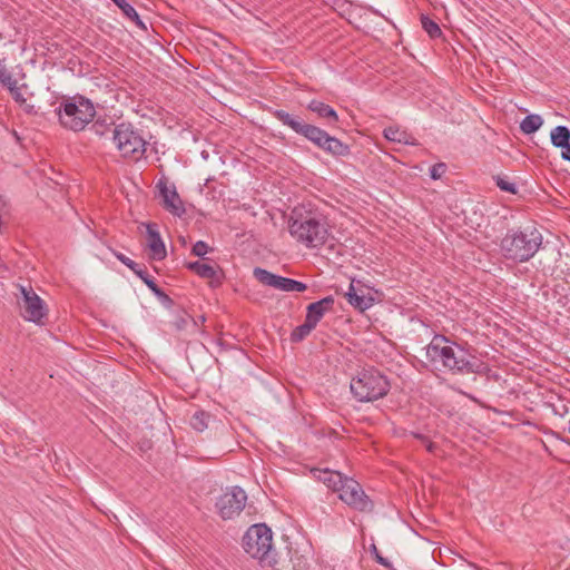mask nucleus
I'll use <instances>...</instances> for the list:
<instances>
[{"label": "nucleus", "instance_id": "obj_5", "mask_svg": "<svg viewBox=\"0 0 570 570\" xmlns=\"http://www.w3.org/2000/svg\"><path fill=\"white\" fill-rule=\"evenodd\" d=\"M390 389L387 377L373 366L362 368L351 381V392L358 402L380 400Z\"/></svg>", "mask_w": 570, "mask_h": 570}, {"label": "nucleus", "instance_id": "obj_12", "mask_svg": "<svg viewBox=\"0 0 570 570\" xmlns=\"http://www.w3.org/2000/svg\"><path fill=\"white\" fill-rule=\"evenodd\" d=\"M115 256L125 266L130 268L157 297L164 302H171L170 297L157 285L154 277L148 274L145 265L136 263L121 253H115Z\"/></svg>", "mask_w": 570, "mask_h": 570}, {"label": "nucleus", "instance_id": "obj_27", "mask_svg": "<svg viewBox=\"0 0 570 570\" xmlns=\"http://www.w3.org/2000/svg\"><path fill=\"white\" fill-rule=\"evenodd\" d=\"M421 23H422V28L424 29V31L432 39L440 38L442 36V30L439 27V24L434 20L429 18L428 16L421 17Z\"/></svg>", "mask_w": 570, "mask_h": 570}, {"label": "nucleus", "instance_id": "obj_34", "mask_svg": "<svg viewBox=\"0 0 570 570\" xmlns=\"http://www.w3.org/2000/svg\"><path fill=\"white\" fill-rule=\"evenodd\" d=\"M371 551L375 558V561L380 563L381 566L392 569V563L384 557L381 556L380 551L377 550L375 544H372Z\"/></svg>", "mask_w": 570, "mask_h": 570}, {"label": "nucleus", "instance_id": "obj_40", "mask_svg": "<svg viewBox=\"0 0 570 570\" xmlns=\"http://www.w3.org/2000/svg\"><path fill=\"white\" fill-rule=\"evenodd\" d=\"M200 321H202V322H205V321H206V318L202 315V316H200Z\"/></svg>", "mask_w": 570, "mask_h": 570}, {"label": "nucleus", "instance_id": "obj_32", "mask_svg": "<svg viewBox=\"0 0 570 570\" xmlns=\"http://www.w3.org/2000/svg\"><path fill=\"white\" fill-rule=\"evenodd\" d=\"M209 246L203 240H198L193 245L191 254L198 257H204L209 252Z\"/></svg>", "mask_w": 570, "mask_h": 570}, {"label": "nucleus", "instance_id": "obj_14", "mask_svg": "<svg viewBox=\"0 0 570 570\" xmlns=\"http://www.w3.org/2000/svg\"><path fill=\"white\" fill-rule=\"evenodd\" d=\"M157 187L159 188L160 196L163 197L164 208L178 217L184 215L186 209L178 193L176 191V188L174 186L171 188L168 187L167 181L163 179L158 181Z\"/></svg>", "mask_w": 570, "mask_h": 570}, {"label": "nucleus", "instance_id": "obj_8", "mask_svg": "<svg viewBox=\"0 0 570 570\" xmlns=\"http://www.w3.org/2000/svg\"><path fill=\"white\" fill-rule=\"evenodd\" d=\"M272 547L273 533L265 523L250 525L243 537V548L254 559H269Z\"/></svg>", "mask_w": 570, "mask_h": 570}, {"label": "nucleus", "instance_id": "obj_29", "mask_svg": "<svg viewBox=\"0 0 570 570\" xmlns=\"http://www.w3.org/2000/svg\"><path fill=\"white\" fill-rule=\"evenodd\" d=\"M9 82L10 83H6L3 87L9 90L11 97L13 98V100L16 102H18L20 105L24 104L26 98L23 97L20 89L18 88L17 80L14 78H12Z\"/></svg>", "mask_w": 570, "mask_h": 570}, {"label": "nucleus", "instance_id": "obj_11", "mask_svg": "<svg viewBox=\"0 0 570 570\" xmlns=\"http://www.w3.org/2000/svg\"><path fill=\"white\" fill-rule=\"evenodd\" d=\"M253 275L262 285L273 287L282 292H305L307 289V285L305 283L273 274L262 267H255Z\"/></svg>", "mask_w": 570, "mask_h": 570}, {"label": "nucleus", "instance_id": "obj_13", "mask_svg": "<svg viewBox=\"0 0 570 570\" xmlns=\"http://www.w3.org/2000/svg\"><path fill=\"white\" fill-rule=\"evenodd\" d=\"M21 292L23 295V309L29 315L27 321H41V318L47 316L48 308L46 303L33 292L30 287L29 289L21 287Z\"/></svg>", "mask_w": 570, "mask_h": 570}, {"label": "nucleus", "instance_id": "obj_2", "mask_svg": "<svg viewBox=\"0 0 570 570\" xmlns=\"http://www.w3.org/2000/svg\"><path fill=\"white\" fill-rule=\"evenodd\" d=\"M272 115L284 126L291 128L296 135L304 137L307 141L333 157H347L351 155L350 145L338 138L331 136L321 127L307 122L302 116L275 109Z\"/></svg>", "mask_w": 570, "mask_h": 570}, {"label": "nucleus", "instance_id": "obj_31", "mask_svg": "<svg viewBox=\"0 0 570 570\" xmlns=\"http://www.w3.org/2000/svg\"><path fill=\"white\" fill-rule=\"evenodd\" d=\"M448 167L444 163H438L430 168V177L433 180L440 179L446 171Z\"/></svg>", "mask_w": 570, "mask_h": 570}, {"label": "nucleus", "instance_id": "obj_37", "mask_svg": "<svg viewBox=\"0 0 570 570\" xmlns=\"http://www.w3.org/2000/svg\"><path fill=\"white\" fill-rule=\"evenodd\" d=\"M434 448H435V444H434V443H432V442H430V443L428 444V446H426V449H428V451H429V452H433Z\"/></svg>", "mask_w": 570, "mask_h": 570}, {"label": "nucleus", "instance_id": "obj_15", "mask_svg": "<svg viewBox=\"0 0 570 570\" xmlns=\"http://www.w3.org/2000/svg\"><path fill=\"white\" fill-rule=\"evenodd\" d=\"M144 226L146 227L147 247L151 252V258L156 261L164 259L167 253L158 225L156 223H145Z\"/></svg>", "mask_w": 570, "mask_h": 570}, {"label": "nucleus", "instance_id": "obj_42", "mask_svg": "<svg viewBox=\"0 0 570 570\" xmlns=\"http://www.w3.org/2000/svg\"><path fill=\"white\" fill-rule=\"evenodd\" d=\"M562 441H564V442H567L568 444H570V440H564V439H562Z\"/></svg>", "mask_w": 570, "mask_h": 570}, {"label": "nucleus", "instance_id": "obj_22", "mask_svg": "<svg viewBox=\"0 0 570 570\" xmlns=\"http://www.w3.org/2000/svg\"><path fill=\"white\" fill-rule=\"evenodd\" d=\"M551 144L557 148H564L570 144V129L566 126H557L550 134Z\"/></svg>", "mask_w": 570, "mask_h": 570}, {"label": "nucleus", "instance_id": "obj_1", "mask_svg": "<svg viewBox=\"0 0 570 570\" xmlns=\"http://www.w3.org/2000/svg\"><path fill=\"white\" fill-rule=\"evenodd\" d=\"M444 336L436 335L426 348L428 357L440 361L445 368L454 374L488 375L490 366L475 355L470 354L460 345H449Z\"/></svg>", "mask_w": 570, "mask_h": 570}, {"label": "nucleus", "instance_id": "obj_21", "mask_svg": "<svg viewBox=\"0 0 570 570\" xmlns=\"http://www.w3.org/2000/svg\"><path fill=\"white\" fill-rule=\"evenodd\" d=\"M345 297L348 304H351L353 307L361 312H364L366 308L371 307L374 302L373 297L358 294L355 291L353 284L350 285L348 292L345 294Z\"/></svg>", "mask_w": 570, "mask_h": 570}, {"label": "nucleus", "instance_id": "obj_38", "mask_svg": "<svg viewBox=\"0 0 570 570\" xmlns=\"http://www.w3.org/2000/svg\"><path fill=\"white\" fill-rule=\"evenodd\" d=\"M177 324V330L180 331L184 328L185 325H188L189 323H176Z\"/></svg>", "mask_w": 570, "mask_h": 570}, {"label": "nucleus", "instance_id": "obj_41", "mask_svg": "<svg viewBox=\"0 0 570 570\" xmlns=\"http://www.w3.org/2000/svg\"><path fill=\"white\" fill-rule=\"evenodd\" d=\"M115 4H117L120 0H111Z\"/></svg>", "mask_w": 570, "mask_h": 570}, {"label": "nucleus", "instance_id": "obj_10", "mask_svg": "<svg viewBox=\"0 0 570 570\" xmlns=\"http://www.w3.org/2000/svg\"><path fill=\"white\" fill-rule=\"evenodd\" d=\"M337 492L340 499L348 507L361 512L373 510V502L356 480L345 476Z\"/></svg>", "mask_w": 570, "mask_h": 570}, {"label": "nucleus", "instance_id": "obj_30", "mask_svg": "<svg viewBox=\"0 0 570 570\" xmlns=\"http://www.w3.org/2000/svg\"><path fill=\"white\" fill-rule=\"evenodd\" d=\"M495 184L502 191H505L509 194H517V191H518L514 183H511L501 176L495 177Z\"/></svg>", "mask_w": 570, "mask_h": 570}, {"label": "nucleus", "instance_id": "obj_36", "mask_svg": "<svg viewBox=\"0 0 570 570\" xmlns=\"http://www.w3.org/2000/svg\"><path fill=\"white\" fill-rule=\"evenodd\" d=\"M190 324H191V326H193V328H194L195 331H202L200 325H204V323H200V324H199V323H197V322H194V323H190Z\"/></svg>", "mask_w": 570, "mask_h": 570}, {"label": "nucleus", "instance_id": "obj_17", "mask_svg": "<svg viewBox=\"0 0 570 570\" xmlns=\"http://www.w3.org/2000/svg\"><path fill=\"white\" fill-rule=\"evenodd\" d=\"M307 110L316 114L320 119L326 120L327 125L333 127L338 126L340 117L335 109L330 105L321 100L313 99L307 104Z\"/></svg>", "mask_w": 570, "mask_h": 570}, {"label": "nucleus", "instance_id": "obj_3", "mask_svg": "<svg viewBox=\"0 0 570 570\" xmlns=\"http://www.w3.org/2000/svg\"><path fill=\"white\" fill-rule=\"evenodd\" d=\"M288 229L297 242L308 248L321 247L330 235L327 224L322 216L297 209H294L291 215Z\"/></svg>", "mask_w": 570, "mask_h": 570}, {"label": "nucleus", "instance_id": "obj_23", "mask_svg": "<svg viewBox=\"0 0 570 570\" xmlns=\"http://www.w3.org/2000/svg\"><path fill=\"white\" fill-rule=\"evenodd\" d=\"M116 6L121 10L122 14L131 22H134L139 29L144 31L147 30L146 24L144 23L135 8L129 2H127L126 0H120Z\"/></svg>", "mask_w": 570, "mask_h": 570}, {"label": "nucleus", "instance_id": "obj_39", "mask_svg": "<svg viewBox=\"0 0 570 570\" xmlns=\"http://www.w3.org/2000/svg\"><path fill=\"white\" fill-rule=\"evenodd\" d=\"M218 342H219V344H220V345H223V344H224V343H223V338H222V337H219V338H218Z\"/></svg>", "mask_w": 570, "mask_h": 570}, {"label": "nucleus", "instance_id": "obj_26", "mask_svg": "<svg viewBox=\"0 0 570 570\" xmlns=\"http://www.w3.org/2000/svg\"><path fill=\"white\" fill-rule=\"evenodd\" d=\"M317 323H302L295 327L291 333V341L293 343H299L307 337L313 330H315Z\"/></svg>", "mask_w": 570, "mask_h": 570}, {"label": "nucleus", "instance_id": "obj_25", "mask_svg": "<svg viewBox=\"0 0 570 570\" xmlns=\"http://www.w3.org/2000/svg\"><path fill=\"white\" fill-rule=\"evenodd\" d=\"M543 119L539 115H529L520 124V129L523 134L530 135L539 130L542 126Z\"/></svg>", "mask_w": 570, "mask_h": 570}, {"label": "nucleus", "instance_id": "obj_16", "mask_svg": "<svg viewBox=\"0 0 570 570\" xmlns=\"http://www.w3.org/2000/svg\"><path fill=\"white\" fill-rule=\"evenodd\" d=\"M186 267L198 276L209 279L212 286H218L223 283L224 274L219 267L199 261L187 263Z\"/></svg>", "mask_w": 570, "mask_h": 570}, {"label": "nucleus", "instance_id": "obj_20", "mask_svg": "<svg viewBox=\"0 0 570 570\" xmlns=\"http://www.w3.org/2000/svg\"><path fill=\"white\" fill-rule=\"evenodd\" d=\"M116 124L107 118H98L96 119L91 127L90 131L100 139L114 140V129L116 128Z\"/></svg>", "mask_w": 570, "mask_h": 570}, {"label": "nucleus", "instance_id": "obj_28", "mask_svg": "<svg viewBox=\"0 0 570 570\" xmlns=\"http://www.w3.org/2000/svg\"><path fill=\"white\" fill-rule=\"evenodd\" d=\"M210 415L204 411H197L190 419V425L194 430L203 432L208 426Z\"/></svg>", "mask_w": 570, "mask_h": 570}, {"label": "nucleus", "instance_id": "obj_19", "mask_svg": "<svg viewBox=\"0 0 570 570\" xmlns=\"http://www.w3.org/2000/svg\"><path fill=\"white\" fill-rule=\"evenodd\" d=\"M313 473L318 481L327 485V488L332 489L334 492L338 491V488L345 479V475H343L341 472L332 471L328 469H315L313 470Z\"/></svg>", "mask_w": 570, "mask_h": 570}, {"label": "nucleus", "instance_id": "obj_6", "mask_svg": "<svg viewBox=\"0 0 570 570\" xmlns=\"http://www.w3.org/2000/svg\"><path fill=\"white\" fill-rule=\"evenodd\" d=\"M95 115L94 104L81 95L65 100L58 111L61 126L72 131L83 130L89 122L94 121Z\"/></svg>", "mask_w": 570, "mask_h": 570}, {"label": "nucleus", "instance_id": "obj_7", "mask_svg": "<svg viewBox=\"0 0 570 570\" xmlns=\"http://www.w3.org/2000/svg\"><path fill=\"white\" fill-rule=\"evenodd\" d=\"M112 142L122 158L134 161L144 157L148 145L142 130L129 121H122L116 126Z\"/></svg>", "mask_w": 570, "mask_h": 570}, {"label": "nucleus", "instance_id": "obj_4", "mask_svg": "<svg viewBox=\"0 0 570 570\" xmlns=\"http://www.w3.org/2000/svg\"><path fill=\"white\" fill-rule=\"evenodd\" d=\"M541 245L542 235L537 228H511L501 239L500 250L505 259L524 263L535 255Z\"/></svg>", "mask_w": 570, "mask_h": 570}, {"label": "nucleus", "instance_id": "obj_43", "mask_svg": "<svg viewBox=\"0 0 570 570\" xmlns=\"http://www.w3.org/2000/svg\"><path fill=\"white\" fill-rule=\"evenodd\" d=\"M389 570H396V569H394V568L392 567V569H389Z\"/></svg>", "mask_w": 570, "mask_h": 570}, {"label": "nucleus", "instance_id": "obj_18", "mask_svg": "<svg viewBox=\"0 0 570 570\" xmlns=\"http://www.w3.org/2000/svg\"><path fill=\"white\" fill-rule=\"evenodd\" d=\"M335 299L333 296H326L307 306L305 321H320L326 312L334 311Z\"/></svg>", "mask_w": 570, "mask_h": 570}, {"label": "nucleus", "instance_id": "obj_33", "mask_svg": "<svg viewBox=\"0 0 570 570\" xmlns=\"http://www.w3.org/2000/svg\"><path fill=\"white\" fill-rule=\"evenodd\" d=\"M11 72L7 69L4 59H0V83L4 86L6 83H10L9 81L12 79Z\"/></svg>", "mask_w": 570, "mask_h": 570}, {"label": "nucleus", "instance_id": "obj_9", "mask_svg": "<svg viewBox=\"0 0 570 570\" xmlns=\"http://www.w3.org/2000/svg\"><path fill=\"white\" fill-rule=\"evenodd\" d=\"M246 501L247 494L244 489L235 485L227 488L224 493L217 498L215 507L223 520H232L242 513Z\"/></svg>", "mask_w": 570, "mask_h": 570}, {"label": "nucleus", "instance_id": "obj_35", "mask_svg": "<svg viewBox=\"0 0 570 570\" xmlns=\"http://www.w3.org/2000/svg\"><path fill=\"white\" fill-rule=\"evenodd\" d=\"M561 157L562 159L567 160V161H570V144L567 145V147H564L561 151Z\"/></svg>", "mask_w": 570, "mask_h": 570}, {"label": "nucleus", "instance_id": "obj_24", "mask_svg": "<svg viewBox=\"0 0 570 570\" xmlns=\"http://www.w3.org/2000/svg\"><path fill=\"white\" fill-rule=\"evenodd\" d=\"M384 137L393 142H401L406 145H415V142H412L409 140L410 135L405 131L400 129L399 127L390 126L386 127L383 131Z\"/></svg>", "mask_w": 570, "mask_h": 570}]
</instances>
